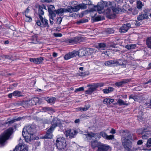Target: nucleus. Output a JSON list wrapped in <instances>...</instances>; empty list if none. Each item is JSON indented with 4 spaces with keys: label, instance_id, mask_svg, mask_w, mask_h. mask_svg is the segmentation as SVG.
<instances>
[{
    "label": "nucleus",
    "instance_id": "c9c22d12",
    "mask_svg": "<svg viewBox=\"0 0 151 151\" xmlns=\"http://www.w3.org/2000/svg\"><path fill=\"white\" fill-rule=\"evenodd\" d=\"M21 119V118L20 117H19L17 118L14 119L12 120L9 121L7 123V124H10L13 123L15 122L19 121Z\"/></svg>",
    "mask_w": 151,
    "mask_h": 151
},
{
    "label": "nucleus",
    "instance_id": "864d4df0",
    "mask_svg": "<svg viewBox=\"0 0 151 151\" xmlns=\"http://www.w3.org/2000/svg\"><path fill=\"white\" fill-rule=\"evenodd\" d=\"M54 9L55 7L53 6L50 5V6L48 8V12H49V10L54 11Z\"/></svg>",
    "mask_w": 151,
    "mask_h": 151
},
{
    "label": "nucleus",
    "instance_id": "9d476101",
    "mask_svg": "<svg viewBox=\"0 0 151 151\" xmlns=\"http://www.w3.org/2000/svg\"><path fill=\"white\" fill-rule=\"evenodd\" d=\"M104 64L106 66L110 67L117 66L120 65L119 62L116 60L106 61L104 63Z\"/></svg>",
    "mask_w": 151,
    "mask_h": 151
},
{
    "label": "nucleus",
    "instance_id": "39448f33",
    "mask_svg": "<svg viewBox=\"0 0 151 151\" xmlns=\"http://www.w3.org/2000/svg\"><path fill=\"white\" fill-rule=\"evenodd\" d=\"M56 146L59 151H65L66 144L64 138H59L56 140Z\"/></svg>",
    "mask_w": 151,
    "mask_h": 151
},
{
    "label": "nucleus",
    "instance_id": "393cba45",
    "mask_svg": "<svg viewBox=\"0 0 151 151\" xmlns=\"http://www.w3.org/2000/svg\"><path fill=\"white\" fill-rule=\"evenodd\" d=\"M130 80V79H123L121 81L116 83V85L118 86H119L129 82Z\"/></svg>",
    "mask_w": 151,
    "mask_h": 151
},
{
    "label": "nucleus",
    "instance_id": "6ab92c4d",
    "mask_svg": "<svg viewBox=\"0 0 151 151\" xmlns=\"http://www.w3.org/2000/svg\"><path fill=\"white\" fill-rule=\"evenodd\" d=\"M19 104L20 105L22 106L25 108H26L29 106H32L29 100L20 101L19 103Z\"/></svg>",
    "mask_w": 151,
    "mask_h": 151
},
{
    "label": "nucleus",
    "instance_id": "dca6fc26",
    "mask_svg": "<svg viewBox=\"0 0 151 151\" xmlns=\"http://www.w3.org/2000/svg\"><path fill=\"white\" fill-rule=\"evenodd\" d=\"M76 132L73 129H69L65 131V134L66 136L68 137H73L76 134Z\"/></svg>",
    "mask_w": 151,
    "mask_h": 151
},
{
    "label": "nucleus",
    "instance_id": "338daca9",
    "mask_svg": "<svg viewBox=\"0 0 151 151\" xmlns=\"http://www.w3.org/2000/svg\"><path fill=\"white\" fill-rule=\"evenodd\" d=\"M63 13L68 12V8L66 9L63 8Z\"/></svg>",
    "mask_w": 151,
    "mask_h": 151
},
{
    "label": "nucleus",
    "instance_id": "f3484780",
    "mask_svg": "<svg viewBox=\"0 0 151 151\" xmlns=\"http://www.w3.org/2000/svg\"><path fill=\"white\" fill-rule=\"evenodd\" d=\"M141 134L142 135V138L144 139H146L151 134V131L145 129L142 131Z\"/></svg>",
    "mask_w": 151,
    "mask_h": 151
},
{
    "label": "nucleus",
    "instance_id": "c756f323",
    "mask_svg": "<svg viewBox=\"0 0 151 151\" xmlns=\"http://www.w3.org/2000/svg\"><path fill=\"white\" fill-rule=\"evenodd\" d=\"M102 19L101 16H99L97 17H92L91 20L92 22H94L101 21Z\"/></svg>",
    "mask_w": 151,
    "mask_h": 151
},
{
    "label": "nucleus",
    "instance_id": "aec40b11",
    "mask_svg": "<svg viewBox=\"0 0 151 151\" xmlns=\"http://www.w3.org/2000/svg\"><path fill=\"white\" fill-rule=\"evenodd\" d=\"M43 60V58L41 57L37 58H30L29 59V60L30 62L34 63L36 64H40L42 62Z\"/></svg>",
    "mask_w": 151,
    "mask_h": 151
},
{
    "label": "nucleus",
    "instance_id": "69168bd1",
    "mask_svg": "<svg viewBox=\"0 0 151 151\" xmlns=\"http://www.w3.org/2000/svg\"><path fill=\"white\" fill-rule=\"evenodd\" d=\"M43 1L45 2L50 3L51 2L52 0H43Z\"/></svg>",
    "mask_w": 151,
    "mask_h": 151
},
{
    "label": "nucleus",
    "instance_id": "4468645a",
    "mask_svg": "<svg viewBox=\"0 0 151 151\" xmlns=\"http://www.w3.org/2000/svg\"><path fill=\"white\" fill-rule=\"evenodd\" d=\"M60 124L59 119L56 118H54L51 122V126L50 128L54 129L55 127Z\"/></svg>",
    "mask_w": 151,
    "mask_h": 151
},
{
    "label": "nucleus",
    "instance_id": "a19ab883",
    "mask_svg": "<svg viewBox=\"0 0 151 151\" xmlns=\"http://www.w3.org/2000/svg\"><path fill=\"white\" fill-rule=\"evenodd\" d=\"M114 31V30L112 28H108L106 30V32L109 34H112Z\"/></svg>",
    "mask_w": 151,
    "mask_h": 151
},
{
    "label": "nucleus",
    "instance_id": "a18cd8bd",
    "mask_svg": "<svg viewBox=\"0 0 151 151\" xmlns=\"http://www.w3.org/2000/svg\"><path fill=\"white\" fill-rule=\"evenodd\" d=\"M90 87L93 89L94 91L98 87L97 83H94L93 84L90 86Z\"/></svg>",
    "mask_w": 151,
    "mask_h": 151
},
{
    "label": "nucleus",
    "instance_id": "423d86ee",
    "mask_svg": "<svg viewBox=\"0 0 151 151\" xmlns=\"http://www.w3.org/2000/svg\"><path fill=\"white\" fill-rule=\"evenodd\" d=\"M13 132L12 128H9L4 132L0 136V144H3L6 140L8 139Z\"/></svg>",
    "mask_w": 151,
    "mask_h": 151
},
{
    "label": "nucleus",
    "instance_id": "b1692460",
    "mask_svg": "<svg viewBox=\"0 0 151 151\" xmlns=\"http://www.w3.org/2000/svg\"><path fill=\"white\" fill-rule=\"evenodd\" d=\"M39 99L38 97H34L29 100L32 106L36 105L37 103H39Z\"/></svg>",
    "mask_w": 151,
    "mask_h": 151
},
{
    "label": "nucleus",
    "instance_id": "13d9d810",
    "mask_svg": "<svg viewBox=\"0 0 151 151\" xmlns=\"http://www.w3.org/2000/svg\"><path fill=\"white\" fill-rule=\"evenodd\" d=\"M39 7H41L42 8V9H45L46 10H47L46 8V6L44 4H43L41 6H39Z\"/></svg>",
    "mask_w": 151,
    "mask_h": 151
},
{
    "label": "nucleus",
    "instance_id": "09e8293b",
    "mask_svg": "<svg viewBox=\"0 0 151 151\" xmlns=\"http://www.w3.org/2000/svg\"><path fill=\"white\" fill-rule=\"evenodd\" d=\"M53 35L56 37H61L62 36V34L60 33H54Z\"/></svg>",
    "mask_w": 151,
    "mask_h": 151
},
{
    "label": "nucleus",
    "instance_id": "f8f14e48",
    "mask_svg": "<svg viewBox=\"0 0 151 151\" xmlns=\"http://www.w3.org/2000/svg\"><path fill=\"white\" fill-rule=\"evenodd\" d=\"M131 27L130 24L128 23L124 24L119 29V32L121 33H124L127 31L128 29Z\"/></svg>",
    "mask_w": 151,
    "mask_h": 151
},
{
    "label": "nucleus",
    "instance_id": "c03bdc74",
    "mask_svg": "<svg viewBox=\"0 0 151 151\" xmlns=\"http://www.w3.org/2000/svg\"><path fill=\"white\" fill-rule=\"evenodd\" d=\"M78 5L80 7V9H86L87 7V4H85L84 3L80 4Z\"/></svg>",
    "mask_w": 151,
    "mask_h": 151
},
{
    "label": "nucleus",
    "instance_id": "49530a36",
    "mask_svg": "<svg viewBox=\"0 0 151 151\" xmlns=\"http://www.w3.org/2000/svg\"><path fill=\"white\" fill-rule=\"evenodd\" d=\"M89 108V107L87 106H85L84 107H80L79 108V110L81 111H86L88 110Z\"/></svg>",
    "mask_w": 151,
    "mask_h": 151
},
{
    "label": "nucleus",
    "instance_id": "e433bc0d",
    "mask_svg": "<svg viewBox=\"0 0 151 151\" xmlns=\"http://www.w3.org/2000/svg\"><path fill=\"white\" fill-rule=\"evenodd\" d=\"M136 45L135 44L128 45L125 46V47L128 50L134 49Z\"/></svg>",
    "mask_w": 151,
    "mask_h": 151
},
{
    "label": "nucleus",
    "instance_id": "5701e85b",
    "mask_svg": "<svg viewBox=\"0 0 151 151\" xmlns=\"http://www.w3.org/2000/svg\"><path fill=\"white\" fill-rule=\"evenodd\" d=\"M40 19L42 22L41 24L42 26V27H48V21L47 19L44 18L42 16H40Z\"/></svg>",
    "mask_w": 151,
    "mask_h": 151
},
{
    "label": "nucleus",
    "instance_id": "473e14b6",
    "mask_svg": "<svg viewBox=\"0 0 151 151\" xmlns=\"http://www.w3.org/2000/svg\"><path fill=\"white\" fill-rule=\"evenodd\" d=\"M117 102L119 104L120 106L122 105L128 106L129 105L128 103H126V102H127V101H124L120 99H119L118 100Z\"/></svg>",
    "mask_w": 151,
    "mask_h": 151
},
{
    "label": "nucleus",
    "instance_id": "9b49d317",
    "mask_svg": "<svg viewBox=\"0 0 151 151\" xmlns=\"http://www.w3.org/2000/svg\"><path fill=\"white\" fill-rule=\"evenodd\" d=\"M96 139H92L90 142V145L91 148L93 150L95 149L96 147L98 148L101 143L100 142L98 141Z\"/></svg>",
    "mask_w": 151,
    "mask_h": 151
},
{
    "label": "nucleus",
    "instance_id": "5fc2aeb1",
    "mask_svg": "<svg viewBox=\"0 0 151 151\" xmlns=\"http://www.w3.org/2000/svg\"><path fill=\"white\" fill-rule=\"evenodd\" d=\"M62 18L61 17H59L58 18L57 20V22L59 24H60L62 21Z\"/></svg>",
    "mask_w": 151,
    "mask_h": 151
},
{
    "label": "nucleus",
    "instance_id": "0eeeda50",
    "mask_svg": "<svg viewBox=\"0 0 151 151\" xmlns=\"http://www.w3.org/2000/svg\"><path fill=\"white\" fill-rule=\"evenodd\" d=\"M91 10L92 11L97 10L99 14L103 13L105 10L104 4L101 2H99L97 6H94V8H92Z\"/></svg>",
    "mask_w": 151,
    "mask_h": 151
},
{
    "label": "nucleus",
    "instance_id": "4c0bfd02",
    "mask_svg": "<svg viewBox=\"0 0 151 151\" xmlns=\"http://www.w3.org/2000/svg\"><path fill=\"white\" fill-rule=\"evenodd\" d=\"M38 14L39 18H40V16H42V15H43L44 14V12L43 11V9H42V8L39 6L38 8Z\"/></svg>",
    "mask_w": 151,
    "mask_h": 151
},
{
    "label": "nucleus",
    "instance_id": "72a5a7b5",
    "mask_svg": "<svg viewBox=\"0 0 151 151\" xmlns=\"http://www.w3.org/2000/svg\"><path fill=\"white\" fill-rule=\"evenodd\" d=\"M146 43L147 47L151 49V37L147 38Z\"/></svg>",
    "mask_w": 151,
    "mask_h": 151
},
{
    "label": "nucleus",
    "instance_id": "a211bd4d",
    "mask_svg": "<svg viewBox=\"0 0 151 151\" xmlns=\"http://www.w3.org/2000/svg\"><path fill=\"white\" fill-rule=\"evenodd\" d=\"M53 129L50 128L47 131L46 134L44 136V139H51L52 137V132Z\"/></svg>",
    "mask_w": 151,
    "mask_h": 151
},
{
    "label": "nucleus",
    "instance_id": "6e6d98bb",
    "mask_svg": "<svg viewBox=\"0 0 151 151\" xmlns=\"http://www.w3.org/2000/svg\"><path fill=\"white\" fill-rule=\"evenodd\" d=\"M68 12L72 13V12H73V11L72 6H70L68 7Z\"/></svg>",
    "mask_w": 151,
    "mask_h": 151
},
{
    "label": "nucleus",
    "instance_id": "7c9ffc66",
    "mask_svg": "<svg viewBox=\"0 0 151 151\" xmlns=\"http://www.w3.org/2000/svg\"><path fill=\"white\" fill-rule=\"evenodd\" d=\"M29 9L28 8L25 11V15L26 17V21L28 22H31L32 20V18L30 16H28L27 15V14L29 12Z\"/></svg>",
    "mask_w": 151,
    "mask_h": 151
},
{
    "label": "nucleus",
    "instance_id": "bf43d9fd",
    "mask_svg": "<svg viewBox=\"0 0 151 151\" xmlns=\"http://www.w3.org/2000/svg\"><path fill=\"white\" fill-rule=\"evenodd\" d=\"M98 87H102L104 86V83H97Z\"/></svg>",
    "mask_w": 151,
    "mask_h": 151
},
{
    "label": "nucleus",
    "instance_id": "412c9836",
    "mask_svg": "<svg viewBox=\"0 0 151 151\" xmlns=\"http://www.w3.org/2000/svg\"><path fill=\"white\" fill-rule=\"evenodd\" d=\"M13 151H28V150L24 146L19 145L16 147Z\"/></svg>",
    "mask_w": 151,
    "mask_h": 151
},
{
    "label": "nucleus",
    "instance_id": "7ed1b4c3",
    "mask_svg": "<svg viewBox=\"0 0 151 151\" xmlns=\"http://www.w3.org/2000/svg\"><path fill=\"white\" fill-rule=\"evenodd\" d=\"M86 53V50L83 49H80L78 51H75L70 52L66 54L64 56V59L65 60H68L71 58L75 57L78 55L80 57L85 55Z\"/></svg>",
    "mask_w": 151,
    "mask_h": 151
},
{
    "label": "nucleus",
    "instance_id": "37998d69",
    "mask_svg": "<svg viewBox=\"0 0 151 151\" xmlns=\"http://www.w3.org/2000/svg\"><path fill=\"white\" fill-rule=\"evenodd\" d=\"M63 8L59 9L57 10H55L56 14L58 15H60L63 13Z\"/></svg>",
    "mask_w": 151,
    "mask_h": 151
},
{
    "label": "nucleus",
    "instance_id": "58836bf2",
    "mask_svg": "<svg viewBox=\"0 0 151 151\" xmlns=\"http://www.w3.org/2000/svg\"><path fill=\"white\" fill-rule=\"evenodd\" d=\"M72 8L73 12H77L80 9V8L78 5L74 6H72Z\"/></svg>",
    "mask_w": 151,
    "mask_h": 151
},
{
    "label": "nucleus",
    "instance_id": "79ce46f5",
    "mask_svg": "<svg viewBox=\"0 0 151 151\" xmlns=\"http://www.w3.org/2000/svg\"><path fill=\"white\" fill-rule=\"evenodd\" d=\"M143 6L142 2L140 1H137V6L138 9H141Z\"/></svg>",
    "mask_w": 151,
    "mask_h": 151
},
{
    "label": "nucleus",
    "instance_id": "cd10ccee",
    "mask_svg": "<svg viewBox=\"0 0 151 151\" xmlns=\"http://www.w3.org/2000/svg\"><path fill=\"white\" fill-rule=\"evenodd\" d=\"M106 46V45L105 44L100 43L98 44V46L97 47V48L99 50L101 51L102 50H105Z\"/></svg>",
    "mask_w": 151,
    "mask_h": 151
},
{
    "label": "nucleus",
    "instance_id": "e2e57ef3",
    "mask_svg": "<svg viewBox=\"0 0 151 151\" xmlns=\"http://www.w3.org/2000/svg\"><path fill=\"white\" fill-rule=\"evenodd\" d=\"M143 142L142 140H139L137 142V144L138 145H141L142 143Z\"/></svg>",
    "mask_w": 151,
    "mask_h": 151
},
{
    "label": "nucleus",
    "instance_id": "de8ad7c7",
    "mask_svg": "<svg viewBox=\"0 0 151 151\" xmlns=\"http://www.w3.org/2000/svg\"><path fill=\"white\" fill-rule=\"evenodd\" d=\"M147 145V147H150L151 146V138H150L148 139Z\"/></svg>",
    "mask_w": 151,
    "mask_h": 151
},
{
    "label": "nucleus",
    "instance_id": "4be33fe9",
    "mask_svg": "<svg viewBox=\"0 0 151 151\" xmlns=\"http://www.w3.org/2000/svg\"><path fill=\"white\" fill-rule=\"evenodd\" d=\"M148 15L147 13L145 12L144 13H142L138 16L137 19L139 20H142L144 19H147Z\"/></svg>",
    "mask_w": 151,
    "mask_h": 151
},
{
    "label": "nucleus",
    "instance_id": "ea45409f",
    "mask_svg": "<svg viewBox=\"0 0 151 151\" xmlns=\"http://www.w3.org/2000/svg\"><path fill=\"white\" fill-rule=\"evenodd\" d=\"M94 91L90 87L89 89L85 91V94H90Z\"/></svg>",
    "mask_w": 151,
    "mask_h": 151
},
{
    "label": "nucleus",
    "instance_id": "680f3d73",
    "mask_svg": "<svg viewBox=\"0 0 151 151\" xmlns=\"http://www.w3.org/2000/svg\"><path fill=\"white\" fill-rule=\"evenodd\" d=\"M5 58L6 59H11V57L8 55H6L5 56Z\"/></svg>",
    "mask_w": 151,
    "mask_h": 151
},
{
    "label": "nucleus",
    "instance_id": "a878e982",
    "mask_svg": "<svg viewBox=\"0 0 151 151\" xmlns=\"http://www.w3.org/2000/svg\"><path fill=\"white\" fill-rule=\"evenodd\" d=\"M48 12L49 13V16L50 19L54 20V19L56 16V12H55V10L54 11L49 10Z\"/></svg>",
    "mask_w": 151,
    "mask_h": 151
},
{
    "label": "nucleus",
    "instance_id": "2f4dec72",
    "mask_svg": "<svg viewBox=\"0 0 151 151\" xmlns=\"http://www.w3.org/2000/svg\"><path fill=\"white\" fill-rule=\"evenodd\" d=\"M114 90V88L111 87H109L107 88L104 89L103 91L105 93H108L111 92Z\"/></svg>",
    "mask_w": 151,
    "mask_h": 151
},
{
    "label": "nucleus",
    "instance_id": "ddd939ff",
    "mask_svg": "<svg viewBox=\"0 0 151 151\" xmlns=\"http://www.w3.org/2000/svg\"><path fill=\"white\" fill-rule=\"evenodd\" d=\"M23 96L22 92L18 90L14 91L13 92L9 93L8 95V97L10 98H12V96L18 97Z\"/></svg>",
    "mask_w": 151,
    "mask_h": 151
},
{
    "label": "nucleus",
    "instance_id": "774afa93",
    "mask_svg": "<svg viewBox=\"0 0 151 151\" xmlns=\"http://www.w3.org/2000/svg\"><path fill=\"white\" fill-rule=\"evenodd\" d=\"M151 82V79H150L147 82L144 83V85H146Z\"/></svg>",
    "mask_w": 151,
    "mask_h": 151
},
{
    "label": "nucleus",
    "instance_id": "f257e3e1",
    "mask_svg": "<svg viewBox=\"0 0 151 151\" xmlns=\"http://www.w3.org/2000/svg\"><path fill=\"white\" fill-rule=\"evenodd\" d=\"M123 134L121 139L122 145L124 150L127 151H136L137 148L132 149V143L131 141L133 140V135L131 134L127 130H123Z\"/></svg>",
    "mask_w": 151,
    "mask_h": 151
},
{
    "label": "nucleus",
    "instance_id": "3c124183",
    "mask_svg": "<svg viewBox=\"0 0 151 151\" xmlns=\"http://www.w3.org/2000/svg\"><path fill=\"white\" fill-rule=\"evenodd\" d=\"M114 138V136L112 135H110L109 136L107 135V137H106V139L108 140L112 139Z\"/></svg>",
    "mask_w": 151,
    "mask_h": 151
},
{
    "label": "nucleus",
    "instance_id": "603ef678",
    "mask_svg": "<svg viewBox=\"0 0 151 151\" xmlns=\"http://www.w3.org/2000/svg\"><path fill=\"white\" fill-rule=\"evenodd\" d=\"M36 24L38 26H41V27H42V24L40 21L39 20H37L36 21Z\"/></svg>",
    "mask_w": 151,
    "mask_h": 151
},
{
    "label": "nucleus",
    "instance_id": "2eb2a0df",
    "mask_svg": "<svg viewBox=\"0 0 151 151\" xmlns=\"http://www.w3.org/2000/svg\"><path fill=\"white\" fill-rule=\"evenodd\" d=\"M110 148L109 146L101 143L97 149V151H108Z\"/></svg>",
    "mask_w": 151,
    "mask_h": 151
},
{
    "label": "nucleus",
    "instance_id": "1a4fd4ad",
    "mask_svg": "<svg viewBox=\"0 0 151 151\" xmlns=\"http://www.w3.org/2000/svg\"><path fill=\"white\" fill-rule=\"evenodd\" d=\"M82 39V37H76L68 39L67 42L71 44H74L79 42L81 41Z\"/></svg>",
    "mask_w": 151,
    "mask_h": 151
},
{
    "label": "nucleus",
    "instance_id": "8fccbe9b",
    "mask_svg": "<svg viewBox=\"0 0 151 151\" xmlns=\"http://www.w3.org/2000/svg\"><path fill=\"white\" fill-rule=\"evenodd\" d=\"M83 90L84 88L83 87H81L76 89L75 92L76 93L81 91H83Z\"/></svg>",
    "mask_w": 151,
    "mask_h": 151
},
{
    "label": "nucleus",
    "instance_id": "c85d7f7f",
    "mask_svg": "<svg viewBox=\"0 0 151 151\" xmlns=\"http://www.w3.org/2000/svg\"><path fill=\"white\" fill-rule=\"evenodd\" d=\"M25 132H22V135L24 137L25 141L28 142L29 141H30L31 139H33V137H32L33 136H32L30 135V137H29L28 135H25Z\"/></svg>",
    "mask_w": 151,
    "mask_h": 151
},
{
    "label": "nucleus",
    "instance_id": "20e7f679",
    "mask_svg": "<svg viewBox=\"0 0 151 151\" xmlns=\"http://www.w3.org/2000/svg\"><path fill=\"white\" fill-rule=\"evenodd\" d=\"M86 136V139L88 141L91 140L93 137L95 138V139H97V138L100 139L101 136H102L104 138L106 139L107 137V134L105 132H101L99 134L97 133H94L92 132L88 133L86 134H85Z\"/></svg>",
    "mask_w": 151,
    "mask_h": 151
},
{
    "label": "nucleus",
    "instance_id": "f704fd0d",
    "mask_svg": "<svg viewBox=\"0 0 151 151\" xmlns=\"http://www.w3.org/2000/svg\"><path fill=\"white\" fill-rule=\"evenodd\" d=\"M56 100V99L54 97H52L50 98L47 97L46 99V100L49 103H54Z\"/></svg>",
    "mask_w": 151,
    "mask_h": 151
},
{
    "label": "nucleus",
    "instance_id": "f03ea898",
    "mask_svg": "<svg viewBox=\"0 0 151 151\" xmlns=\"http://www.w3.org/2000/svg\"><path fill=\"white\" fill-rule=\"evenodd\" d=\"M105 5H107V8L106 9V13L107 17L110 19L114 17L116 14L121 12L120 9L118 7H114V4L110 1L104 3Z\"/></svg>",
    "mask_w": 151,
    "mask_h": 151
},
{
    "label": "nucleus",
    "instance_id": "0e129e2a",
    "mask_svg": "<svg viewBox=\"0 0 151 151\" xmlns=\"http://www.w3.org/2000/svg\"><path fill=\"white\" fill-rule=\"evenodd\" d=\"M117 3H120L123 2V0H115Z\"/></svg>",
    "mask_w": 151,
    "mask_h": 151
},
{
    "label": "nucleus",
    "instance_id": "bb28decb",
    "mask_svg": "<svg viewBox=\"0 0 151 151\" xmlns=\"http://www.w3.org/2000/svg\"><path fill=\"white\" fill-rule=\"evenodd\" d=\"M114 101V99L107 98L103 100V103L106 104H111Z\"/></svg>",
    "mask_w": 151,
    "mask_h": 151
},
{
    "label": "nucleus",
    "instance_id": "6e6552de",
    "mask_svg": "<svg viewBox=\"0 0 151 151\" xmlns=\"http://www.w3.org/2000/svg\"><path fill=\"white\" fill-rule=\"evenodd\" d=\"M25 131L26 134H28L29 135L33 136L35 131V127L33 125L25 127L23 129L22 132H25Z\"/></svg>",
    "mask_w": 151,
    "mask_h": 151
},
{
    "label": "nucleus",
    "instance_id": "052dcab7",
    "mask_svg": "<svg viewBox=\"0 0 151 151\" xmlns=\"http://www.w3.org/2000/svg\"><path fill=\"white\" fill-rule=\"evenodd\" d=\"M110 133L112 134H114L116 133L115 130L114 129L112 128L110 132Z\"/></svg>",
    "mask_w": 151,
    "mask_h": 151
},
{
    "label": "nucleus",
    "instance_id": "4d7b16f0",
    "mask_svg": "<svg viewBox=\"0 0 151 151\" xmlns=\"http://www.w3.org/2000/svg\"><path fill=\"white\" fill-rule=\"evenodd\" d=\"M135 24L137 26H139L140 25V22L138 21H135L134 22Z\"/></svg>",
    "mask_w": 151,
    "mask_h": 151
}]
</instances>
